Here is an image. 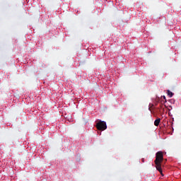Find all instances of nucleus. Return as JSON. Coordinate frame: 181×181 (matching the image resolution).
<instances>
[{"label":"nucleus","mask_w":181,"mask_h":181,"mask_svg":"<svg viewBox=\"0 0 181 181\" xmlns=\"http://www.w3.org/2000/svg\"><path fill=\"white\" fill-rule=\"evenodd\" d=\"M162 162H163V153L162 151H158L156 155L154 163L157 170L163 176V173H162Z\"/></svg>","instance_id":"f257e3e1"},{"label":"nucleus","mask_w":181,"mask_h":181,"mask_svg":"<svg viewBox=\"0 0 181 181\" xmlns=\"http://www.w3.org/2000/svg\"><path fill=\"white\" fill-rule=\"evenodd\" d=\"M96 128L99 131H105L107 129V123L104 121H100L96 124Z\"/></svg>","instance_id":"f03ea898"},{"label":"nucleus","mask_w":181,"mask_h":181,"mask_svg":"<svg viewBox=\"0 0 181 181\" xmlns=\"http://www.w3.org/2000/svg\"><path fill=\"white\" fill-rule=\"evenodd\" d=\"M160 124V118H158L157 119L155 120L154 122V125L156 127H158Z\"/></svg>","instance_id":"7ed1b4c3"},{"label":"nucleus","mask_w":181,"mask_h":181,"mask_svg":"<svg viewBox=\"0 0 181 181\" xmlns=\"http://www.w3.org/2000/svg\"><path fill=\"white\" fill-rule=\"evenodd\" d=\"M167 94H168V95H169V97L170 98H172V97H173V93L172 91L169 90H167Z\"/></svg>","instance_id":"20e7f679"},{"label":"nucleus","mask_w":181,"mask_h":181,"mask_svg":"<svg viewBox=\"0 0 181 181\" xmlns=\"http://www.w3.org/2000/svg\"><path fill=\"white\" fill-rule=\"evenodd\" d=\"M158 109H160L162 111H165V107H163V105H160V107H158Z\"/></svg>","instance_id":"39448f33"},{"label":"nucleus","mask_w":181,"mask_h":181,"mask_svg":"<svg viewBox=\"0 0 181 181\" xmlns=\"http://www.w3.org/2000/svg\"><path fill=\"white\" fill-rule=\"evenodd\" d=\"M164 100H166V97L165 96H163Z\"/></svg>","instance_id":"423d86ee"},{"label":"nucleus","mask_w":181,"mask_h":181,"mask_svg":"<svg viewBox=\"0 0 181 181\" xmlns=\"http://www.w3.org/2000/svg\"><path fill=\"white\" fill-rule=\"evenodd\" d=\"M142 162H145V160L144 158L142 159Z\"/></svg>","instance_id":"0eeeda50"}]
</instances>
